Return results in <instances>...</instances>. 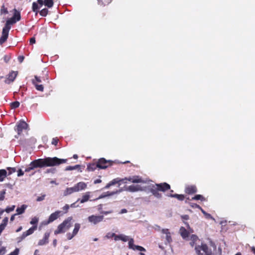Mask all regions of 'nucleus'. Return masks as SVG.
<instances>
[{"label":"nucleus","instance_id":"obj_1","mask_svg":"<svg viewBox=\"0 0 255 255\" xmlns=\"http://www.w3.org/2000/svg\"><path fill=\"white\" fill-rule=\"evenodd\" d=\"M67 161V159H60L57 157H48L43 159L39 158L34 160L30 164L34 169L38 167L57 166L61 164L65 163Z\"/></svg>","mask_w":255,"mask_h":255},{"label":"nucleus","instance_id":"obj_2","mask_svg":"<svg viewBox=\"0 0 255 255\" xmlns=\"http://www.w3.org/2000/svg\"><path fill=\"white\" fill-rule=\"evenodd\" d=\"M39 218L37 217H34L31 219L30 224L33 225V226L29 228L27 231L23 232L22 235L16 239L17 243H20L24 240L26 237L32 234L37 229V223L38 222Z\"/></svg>","mask_w":255,"mask_h":255},{"label":"nucleus","instance_id":"obj_3","mask_svg":"<svg viewBox=\"0 0 255 255\" xmlns=\"http://www.w3.org/2000/svg\"><path fill=\"white\" fill-rule=\"evenodd\" d=\"M72 217H69L63 221V222L58 225L57 229L54 231V234L57 235L61 233H64L66 230H68L72 225Z\"/></svg>","mask_w":255,"mask_h":255},{"label":"nucleus","instance_id":"obj_4","mask_svg":"<svg viewBox=\"0 0 255 255\" xmlns=\"http://www.w3.org/2000/svg\"><path fill=\"white\" fill-rule=\"evenodd\" d=\"M14 17H11L8 19L5 23L4 27L2 29V35L0 38V44L3 43L7 39L9 31L10 29V24H13L16 22Z\"/></svg>","mask_w":255,"mask_h":255},{"label":"nucleus","instance_id":"obj_5","mask_svg":"<svg viewBox=\"0 0 255 255\" xmlns=\"http://www.w3.org/2000/svg\"><path fill=\"white\" fill-rule=\"evenodd\" d=\"M195 250L198 255H212V254L211 249H209L206 244L202 243L201 245L196 246Z\"/></svg>","mask_w":255,"mask_h":255},{"label":"nucleus","instance_id":"obj_6","mask_svg":"<svg viewBox=\"0 0 255 255\" xmlns=\"http://www.w3.org/2000/svg\"><path fill=\"white\" fill-rule=\"evenodd\" d=\"M145 188L146 189V191H145L146 193L150 192L155 197L158 199H160L162 197V194L159 192V190L157 186H155V184H151L145 185Z\"/></svg>","mask_w":255,"mask_h":255},{"label":"nucleus","instance_id":"obj_7","mask_svg":"<svg viewBox=\"0 0 255 255\" xmlns=\"http://www.w3.org/2000/svg\"><path fill=\"white\" fill-rule=\"evenodd\" d=\"M120 180L121 182L124 183H126L127 181H128L133 183H146V181L143 180L141 177L139 176H132L123 179L120 178Z\"/></svg>","mask_w":255,"mask_h":255},{"label":"nucleus","instance_id":"obj_8","mask_svg":"<svg viewBox=\"0 0 255 255\" xmlns=\"http://www.w3.org/2000/svg\"><path fill=\"white\" fill-rule=\"evenodd\" d=\"M124 190L130 192H135L142 191H146V188H145V186H141V185L138 184H132L128 186H125L124 187Z\"/></svg>","mask_w":255,"mask_h":255},{"label":"nucleus","instance_id":"obj_9","mask_svg":"<svg viewBox=\"0 0 255 255\" xmlns=\"http://www.w3.org/2000/svg\"><path fill=\"white\" fill-rule=\"evenodd\" d=\"M28 127V125L23 121H20L16 126L15 130L17 131V135H15V138H18L23 129H26Z\"/></svg>","mask_w":255,"mask_h":255},{"label":"nucleus","instance_id":"obj_10","mask_svg":"<svg viewBox=\"0 0 255 255\" xmlns=\"http://www.w3.org/2000/svg\"><path fill=\"white\" fill-rule=\"evenodd\" d=\"M112 162L113 161L111 160H107L104 158H101L99 159L97 163V166L100 169H106L108 167V164Z\"/></svg>","mask_w":255,"mask_h":255},{"label":"nucleus","instance_id":"obj_11","mask_svg":"<svg viewBox=\"0 0 255 255\" xmlns=\"http://www.w3.org/2000/svg\"><path fill=\"white\" fill-rule=\"evenodd\" d=\"M128 241V247L130 249L137 250L140 252H145V249L142 247L134 245V240L132 238H129Z\"/></svg>","mask_w":255,"mask_h":255},{"label":"nucleus","instance_id":"obj_12","mask_svg":"<svg viewBox=\"0 0 255 255\" xmlns=\"http://www.w3.org/2000/svg\"><path fill=\"white\" fill-rule=\"evenodd\" d=\"M104 216L102 215H91L88 218V221L90 223L96 225L103 221Z\"/></svg>","mask_w":255,"mask_h":255},{"label":"nucleus","instance_id":"obj_13","mask_svg":"<svg viewBox=\"0 0 255 255\" xmlns=\"http://www.w3.org/2000/svg\"><path fill=\"white\" fill-rule=\"evenodd\" d=\"M17 74V71H11L7 75V77L5 80L4 82L7 84H9L13 82L16 77Z\"/></svg>","mask_w":255,"mask_h":255},{"label":"nucleus","instance_id":"obj_14","mask_svg":"<svg viewBox=\"0 0 255 255\" xmlns=\"http://www.w3.org/2000/svg\"><path fill=\"white\" fill-rule=\"evenodd\" d=\"M60 213L61 212L60 211H57L54 213H52L49 217L48 221L45 222V224H49L56 220L60 216Z\"/></svg>","mask_w":255,"mask_h":255},{"label":"nucleus","instance_id":"obj_15","mask_svg":"<svg viewBox=\"0 0 255 255\" xmlns=\"http://www.w3.org/2000/svg\"><path fill=\"white\" fill-rule=\"evenodd\" d=\"M161 233L163 234H164L165 235V240H166V241L165 242V244L166 245V244H170V243L172 242V238H171V234L169 231V230L168 229H163L161 230Z\"/></svg>","mask_w":255,"mask_h":255},{"label":"nucleus","instance_id":"obj_16","mask_svg":"<svg viewBox=\"0 0 255 255\" xmlns=\"http://www.w3.org/2000/svg\"><path fill=\"white\" fill-rule=\"evenodd\" d=\"M50 236L49 232H46L44 235V237L42 239L40 240L38 243V246H43L46 245L49 242V238Z\"/></svg>","mask_w":255,"mask_h":255},{"label":"nucleus","instance_id":"obj_17","mask_svg":"<svg viewBox=\"0 0 255 255\" xmlns=\"http://www.w3.org/2000/svg\"><path fill=\"white\" fill-rule=\"evenodd\" d=\"M155 186H157L159 191L162 192H165L170 188V185L165 182L160 184H155Z\"/></svg>","mask_w":255,"mask_h":255},{"label":"nucleus","instance_id":"obj_18","mask_svg":"<svg viewBox=\"0 0 255 255\" xmlns=\"http://www.w3.org/2000/svg\"><path fill=\"white\" fill-rule=\"evenodd\" d=\"M76 192L85 189L87 188V184L83 182H80L74 185Z\"/></svg>","mask_w":255,"mask_h":255},{"label":"nucleus","instance_id":"obj_19","mask_svg":"<svg viewBox=\"0 0 255 255\" xmlns=\"http://www.w3.org/2000/svg\"><path fill=\"white\" fill-rule=\"evenodd\" d=\"M37 2H33L32 3V10L33 11L37 12L38 9L39 8L38 6V4H39L40 7H41L43 4V0H37Z\"/></svg>","mask_w":255,"mask_h":255},{"label":"nucleus","instance_id":"obj_20","mask_svg":"<svg viewBox=\"0 0 255 255\" xmlns=\"http://www.w3.org/2000/svg\"><path fill=\"white\" fill-rule=\"evenodd\" d=\"M180 234L184 239H187L189 236V232L185 229L184 227H181L180 229Z\"/></svg>","mask_w":255,"mask_h":255},{"label":"nucleus","instance_id":"obj_21","mask_svg":"<svg viewBox=\"0 0 255 255\" xmlns=\"http://www.w3.org/2000/svg\"><path fill=\"white\" fill-rule=\"evenodd\" d=\"M185 192L188 194H193L197 192V189L195 186H188L185 188Z\"/></svg>","mask_w":255,"mask_h":255},{"label":"nucleus","instance_id":"obj_22","mask_svg":"<svg viewBox=\"0 0 255 255\" xmlns=\"http://www.w3.org/2000/svg\"><path fill=\"white\" fill-rule=\"evenodd\" d=\"M74 192H77L74 186L72 187L67 188L66 189V190H64V191L63 192V195L64 196H67L68 195L71 194L72 193H73Z\"/></svg>","mask_w":255,"mask_h":255},{"label":"nucleus","instance_id":"obj_23","mask_svg":"<svg viewBox=\"0 0 255 255\" xmlns=\"http://www.w3.org/2000/svg\"><path fill=\"white\" fill-rule=\"evenodd\" d=\"M90 192L85 193L83 196L82 199L80 200L81 203H84L88 201L90 197Z\"/></svg>","mask_w":255,"mask_h":255},{"label":"nucleus","instance_id":"obj_24","mask_svg":"<svg viewBox=\"0 0 255 255\" xmlns=\"http://www.w3.org/2000/svg\"><path fill=\"white\" fill-rule=\"evenodd\" d=\"M8 222V218L5 217L2 220V223L0 225V235L1 232L4 229Z\"/></svg>","mask_w":255,"mask_h":255},{"label":"nucleus","instance_id":"obj_25","mask_svg":"<svg viewBox=\"0 0 255 255\" xmlns=\"http://www.w3.org/2000/svg\"><path fill=\"white\" fill-rule=\"evenodd\" d=\"M27 207L26 205H22L20 207H18L16 209L17 214L20 215L23 213Z\"/></svg>","mask_w":255,"mask_h":255},{"label":"nucleus","instance_id":"obj_26","mask_svg":"<svg viewBox=\"0 0 255 255\" xmlns=\"http://www.w3.org/2000/svg\"><path fill=\"white\" fill-rule=\"evenodd\" d=\"M7 172L4 169L0 170V182L3 181L4 179L6 176Z\"/></svg>","mask_w":255,"mask_h":255},{"label":"nucleus","instance_id":"obj_27","mask_svg":"<svg viewBox=\"0 0 255 255\" xmlns=\"http://www.w3.org/2000/svg\"><path fill=\"white\" fill-rule=\"evenodd\" d=\"M198 240V237L195 235H192L190 237V240L191 242L190 243V245L192 247H193L195 244V242Z\"/></svg>","mask_w":255,"mask_h":255},{"label":"nucleus","instance_id":"obj_28","mask_svg":"<svg viewBox=\"0 0 255 255\" xmlns=\"http://www.w3.org/2000/svg\"><path fill=\"white\" fill-rule=\"evenodd\" d=\"M80 227H81V225L79 223H75V225H74V230L73 231V232L72 233L74 234V235H76L80 229Z\"/></svg>","mask_w":255,"mask_h":255},{"label":"nucleus","instance_id":"obj_29","mask_svg":"<svg viewBox=\"0 0 255 255\" xmlns=\"http://www.w3.org/2000/svg\"><path fill=\"white\" fill-rule=\"evenodd\" d=\"M44 5L49 8H51L53 5V0H45Z\"/></svg>","mask_w":255,"mask_h":255},{"label":"nucleus","instance_id":"obj_30","mask_svg":"<svg viewBox=\"0 0 255 255\" xmlns=\"http://www.w3.org/2000/svg\"><path fill=\"white\" fill-rule=\"evenodd\" d=\"M14 14L13 16V17H14V19L17 21L20 19V14L19 12L17 11V10L14 9Z\"/></svg>","mask_w":255,"mask_h":255},{"label":"nucleus","instance_id":"obj_31","mask_svg":"<svg viewBox=\"0 0 255 255\" xmlns=\"http://www.w3.org/2000/svg\"><path fill=\"white\" fill-rule=\"evenodd\" d=\"M110 183H111L112 186L115 185L117 183H119V186L121 185V183H121L120 178H117L114 179L113 180H112L110 182Z\"/></svg>","mask_w":255,"mask_h":255},{"label":"nucleus","instance_id":"obj_32","mask_svg":"<svg viewBox=\"0 0 255 255\" xmlns=\"http://www.w3.org/2000/svg\"><path fill=\"white\" fill-rule=\"evenodd\" d=\"M2 242L0 241V255H3L5 253L6 249L4 247H2L1 245Z\"/></svg>","mask_w":255,"mask_h":255},{"label":"nucleus","instance_id":"obj_33","mask_svg":"<svg viewBox=\"0 0 255 255\" xmlns=\"http://www.w3.org/2000/svg\"><path fill=\"white\" fill-rule=\"evenodd\" d=\"M79 167H80V165H75V166H68L66 167L65 170L66 171H69V170H75V169H77Z\"/></svg>","mask_w":255,"mask_h":255},{"label":"nucleus","instance_id":"obj_34","mask_svg":"<svg viewBox=\"0 0 255 255\" xmlns=\"http://www.w3.org/2000/svg\"><path fill=\"white\" fill-rule=\"evenodd\" d=\"M173 196L180 201H182L184 199V196L182 194H174Z\"/></svg>","mask_w":255,"mask_h":255},{"label":"nucleus","instance_id":"obj_35","mask_svg":"<svg viewBox=\"0 0 255 255\" xmlns=\"http://www.w3.org/2000/svg\"><path fill=\"white\" fill-rule=\"evenodd\" d=\"M19 105H20V103L19 102H17V101L12 102L10 104L11 109L17 108L19 106Z\"/></svg>","mask_w":255,"mask_h":255},{"label":"nucleus","instance_id":"obj_36","mask_svg":"<svg viewBox=\"0 0 255 255\" xmlns=\"http://www.w3.org/2000/svg\"><path fill=\"white\" fill-rule=\"evenodd\" d=\"M97 167H98L97 166V164L95 165V164H93L92 165H88L87 167V169L89 171H94Z\"/></svg>","mask_w":255,"mask_h":255},{"label":"nucleus","instance_id":"obj_37","mask_svg":"<svg viewBox=\"0 0 255 255\" xmlns=\"http://www.w3.org/2000/svg\"><path fill=\"white\" fill-rule=\"evenodd\" d=\"M193 200H201V201L205 200V199L204 197H203L201 195H196L194 197L192 198Z\"/></svg>","mask_w":255,"mask_h":255},{"label":"nucleus","instance_id":"obj_38","mask_svg":"<svg viewBox=\"0 0 255 255\" xmlns=\"http://www.w3.org/2000/svg\"><path fill=\"white\" fill-rule=\"evenodd\" d=\"M129 238V237L128 236H126L124 234H121V240L123 241V242H126L128 241Z\"/></svg>","mask_w":255,"mask_h":255},{"label":"nucleus","instance_id":"obj_39","mask_svg":"<svg viewBox=\"0 0 255 255\" xmlns=\"http://www.w3.org/2000/svg\"><path fill=\"white\" fill-rule=\"evenodd\" d=\"M48 12V10L47 8H43L40 11V14L42 16H46Z\"/></svg>","mask_w":255,"mask_h":255},{"label":"nucleus","instance_id":"obj_40","mask_svg":"<svg viewBox=\"0 0 255 255\" xmlns=\"http://www.w3.org/2000/svg\"><path fill=\"white\" fill-rule=\"evenodd\" d=\"M33 84L35 85L36 90L39 91H43V86L42 85H38L36 84L34 82V81H33Z\"/></svg>","mask_w":255,"mask_h":255},{"label":"nucleus","instance_id":"obj_41","mask_svg":"<svg viewBox=\"0 0 255 255\" xmlns=\"http://www.w3.org/2000/svg\"><path fill=\"white\" fill-rule=\"evenodd\" d=\"M201 212L203 213V214L206 216V218L207 219H211L213 220H214V219L212 217V216L207 213H206L204 210L202 209H201Z\"/></svg>","mask_w":255,"mask_h":255},{"label":"nucleus","instance_id":"obj_42","mask_svg":"<svg viewBox=\"0 0 255 255\" xmlns=\"http://www.w3.org/2000/svg\"><path fill=\"white\" fill-rule=\"evenodd\" d=\"M14 208H15V206L14 205H13L11 207H7L5 209V211L7 213H9L12 211L14 210Z\"/></svg>","mask_w":255,"mask_h":255},{"label":"nucleus","instance_id":"obj_43","mask_svg":"<svg viewBox=\"0 0 255 255\" xmlns=\"http://www.w3.org/2000/svg\"><path fill=\"white\" fill-rule=\"evenodd\" d=\"M115 236V233L109 232V233L107 234V235L105 236V238H106L107 239H110V238H112L113 237H114Z\"/></svg>","mask_w":255,"mask_h":255},{"label":"nucleus","instance_id":"obj_44","mask_svg":"<svg viewBox=\"0 0 255 255\" xmlns=\"http://www.w3.org/2000/svg\"><path fill=\"white\" fill-rule=\"evenodd\" d=\"M5 194V190L0 191V201H2L4 199Z\"/></svg>","mask_w":255,"mask_h":255},{"label":"nucleus","instance_id":"obj_45","mask_svg":"<svg viewBox=\"0 0 255 255\" xmlns=\"http://www.w3.org/2000/svg\"><path fill=\"white\" fill-rule=\"evenodd\" d=\"M66 236L67 237V239L69 240H71L75 236V235H74L73 233L71 234L70 233H68L66 234Z\"/></svg>","mask_w":255,"mask_h":255},{"label":"nucleus","instance_id":"obj_46","mask_svg":"<svg viewBox=\"0 0 255 255\" xmlns=\"http://www.w3.org/2000/svg\"><path fill=\"white\" fill-rule=\"evenodd\" d=\"M45 196L46 195L45 194H43V195H41V196L38 197V198L36 199V201L38 202L43 201V200H44Z\"/></svg>","mask_w":255,"mask_h":255},{"label":"nucleus","instance_id":"obj_47","mask_svg":"<svg viewBox=\"0 0 255 255\" xmlns=\"http://www.w3.org/2000/svg\"><path fill=\"white\" fill-rule=\"evenodd\" d=\"M152 228L157 231H161V230H162V229H161L160 227L157 225H154L152 227Z\"/></svg>","mask_w":255,"mask_h":255},{"label":"nucleus","instance_id":"obj_48","mask_svg":"<svg viewBox=\"0 0 255 255\" xmlns=\"http://www.w3.org/2000/svg\"><path fill=\"white\" fill-rule=\"evenodd\" d=\"M32 170H33V168L32 167L31 164L30 163L28 165V167L25 168V172H30Z\"/></svg>","mask_w":255,"mask_h":255},{"label":"nucleus","instance_id":"obj_49","mask_svg":"<svg viewBox=\"0 0 255 255\" xmlns=\"http://www.w3.org/2000/svg\"><path fill=\"white\" fill-rule=\"evenodd\" d=\"M55 171H56V169L55 168H49L46 170V173H54L55 172Z\"/></svg>","mask_w":255,"mask_h":255},{"label":"nucleus","instance_id":"obj_50","mask_svg":"<svg viewBox=\"0 0 255 255\" xmlns=\"http://www.w3.org/2000/svg\"><path fill=\"white\" fill-rule=\"evenodd\" d=\"M58 139L57 138H53L52 140L51 143L53 145H56L58 143Z\"/></svg>","mask_w":255,"mask_h":255},{"label":"nucleus","instance_id":"obj_51","mask_svg":"<svg viewBox=\"0 0 255 255\" xmlns=\"http://www.w3.org/2000/svg\"><path fill=\"white\" fill-rule=\"evenodd\" d=\"M24 174V171H22L21 169H19L17 171V176L20 177Z\"/></svg>","mask_w":255,"mask_h":255},{"label":"nucleus","instance_id":"obj_52","mask_svg":"<svg viewBox=\"0 0 255 255\" xmlns=\"http://www.w3.org/2000/svg\"><path fill=\"white\" fill-rule=\"evenodd\" d=\"M7 169L9 171V174H11L12 173H14L16 171L15 168H8Z\"/></svg>","mask_w":255,"mask_h":255},{"label":"nucleus","instance_id":"obj_53","mask_svg":"<svg viewBox=\"0 0 255 255\" xmlns=\"http://www.w3.org/2000/svg\"><path fill=\"white\" fill-rule=\"evenodd\" d=\"M114 240L116 241L121 240V234L118 235L115 234V236H114Z\"/></svg>","mask_w":255,"mask_h":255},{"label":"nucleus","instance_id":"obj_54","mask_svg":"<svg viewBox=\"0 0 255 255\" xmlns=\"http://www.w3.org/2000/svg\"><path fill=\"white\" fill-rule=\"evenodd\" d=\"M107 196H113L115 194H116V191H113V192L108 191V192H107Z\"/></svg>","mask_w":255,"mask_h":255},{"label":"nucleus","instance_id":"obj_55","mask_svg":"<svg viewBox=\"0 0 255 255\" xmlns=\"http://www.w3.org/2000/svg\"><path fill=\"white\" fill-rule=\"evenodd\" d=\"M106 197H108L107 196V192L106 193H103L101 195H100L99 196V197L98 198V199H102V198H105Z\"/></svg>","mask_w":255,"mask_h":255},{"label":"nucleus","instance_id":"obj_56","mask_svg":"<svg viewBox=\"0 0 255 255\" xmlns=\"http://www.w3.org/2000/svg\"><path fill=\"white\" fill-rule=\"evenodd\" d=\"M3 59L6 63H7L9 61L10 58L8 56L5 55L4 56Z\"/></svg>","mask_w":255,"mask_h":255},{"label":"nucleus","instance_id":"obj_57","mask_svg":"<svg viewBox=\"0 0 255 255\" xmlns=\"http://www.w3.org/2000/svg\"><path fill=\"white\" fill-rule=\"evenodd\" d=\"M69 207H70L69 205L68 204H66L63 207V209L64 210L67 211L68 210V209H69Z\"/></svg>","mask_w":255,"mask_h":255},{"label":"nucleus","instance_id":"obj_58","mask_svg":"<svg viewBox=\"0 0 255 255\" xmlns=\"http://www.w3.org/2000/svg\"><path fill=\"white\" fill-rule=\"evenodd\" d=\"M29 42H30V43L31 44L35 43V38L34 37H32L31 38H30Z\"/></svg>","mask_w":255,"mask_h":255},{"label":"nucleus","instance_id":"obj_59","mask_svg":"<svg viewBox=\"0 0 255 255\" xmlns=\"http://www.w3.org/2000/svg\"><path fill=\"white\" fill-rule=\"evenodd\" d=\"M125 191V190H124V187L123 188H121V189H119V190H116V194H119V193H120L122 192V191Z\"/></svg>","mask_w":255,"mask_h":255},{"label":"nucleus","instance_id":"obj_60","mask_svg":"<svg viewBox=\"0 0 255 255\" xmlns=\"http://www.w3.org/2000/svg\"><path fill=\"white\" fill-rule=\"evenodd\" d=\"M24 57L23 56H19L18 57V60L19 62L21 63L23 61Z\"/></svg>","mask_w":255,"mask_h":255},{"label":"nucleus","instance_id":"obj_61","mask_svg":"<svg viewBox=\"0 0 255 255\" xmlns=\"http://www.w3.org/2000/svg\"><path fill=\"white\" fill-rule=\"evenodd\" d=\"M181 217L183 219L185 220H187L189 219V216L187 215L182 216Z\"/></svg>","mask_w":255,"mask_h":255},{"label":"nucleus","instance_id":"obj_62","mask_svg":"<svg viewBox=\"0 0 255 255\" xmlns=\"http://www.w3.org/2000/svg\"><path fill=\"white\" fill-rule=\"evenodd\" d=\"M127 210L126 209H123L121 210V211H120V214H124V213H127Z\"/></svg>","mask_w":255,"mask_h":255},{"label":"nucleus","instance_id":"obj_63","mask_svg":"<svg viewBox=\"0 0 255 255\" xmlns=\"http://www.w3.org/2000/svg\"><path fill=\"white\" fill-rule=\"evenodd\" d=\"M192 206L193 207L197 208H198V209H199L200 210L202 209V208L199 205H197L196 204H194L193 205H192Z\"/></svg>","mask_w":255,"mask_h":255},{"label":"nucleus","instance_id":"obj_64","mask_svg":"<svg viewBox=\"0 0 255 255\" xmlns=\"http://www.w3.org/2000/svg\"><path fill=\"white\" fill-rule=\"evenodd\" d=\"M112 185L110 183V182L108 183L106 186L104 187L105 189H109Z\"/></svg>","mask_w":255,"mask_h":255}]
</instances>
